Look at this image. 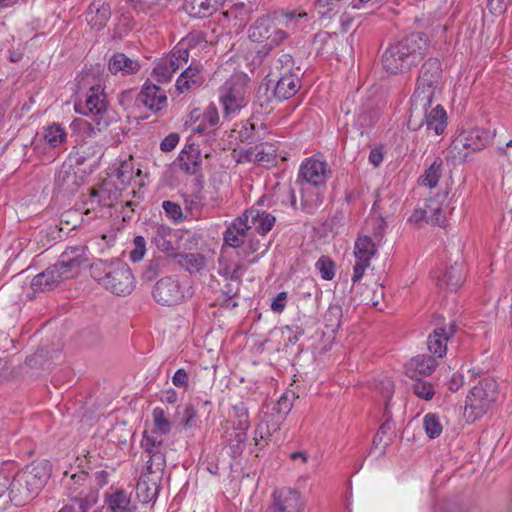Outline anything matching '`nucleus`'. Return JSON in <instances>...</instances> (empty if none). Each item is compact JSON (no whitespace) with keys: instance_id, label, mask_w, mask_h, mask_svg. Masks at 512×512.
<instances>
[{"instance_id":"nucleus-1","label":"nucleus","mask_w":512,"mask_h":512,"mask_svg":"<svg viewBox=\"0 0 512 512\" xmlns=\"http://www.w3.org/2000/svg\"><path fill=\"white\" fill-rule=\"evenodd\" d=\"M428 48L429 39L425 33H412L387 47L382 54V66L391 74L406 72L423 59Z\"/></svg>"},{"instance_id":"nucleus-2","label":"nucleus","mask_w":512,"mask_h":512,"mask_svg":"<svg viewBox=\"0 0 512 512\" xmlns=\"http://www.w3.org/2000/svg\"><path fill=\"white\" fill-rule=\"evenodd\" d=\"M91 277L102 287L116 295H128L134 289V276L130 267L120 259H98L90 265Z\"/></svg>"},{"instance_id":"nucleus-3","label":"nucleus","mask_w":512,"mask_h":512,"mask_svg":"<svg viewBox=\"0 0 512 512\" xmlns=\"http://www.w3.org/2000/svg\"><path fill=\"white\" fill-rule=\"evenodd\" d=\"M50 477L47 462L32 463L17 472L9 485V496L16 506L30 501L44 487Z\"/></svg>"},{"instance_id":"nucleus-4","label":"nucleus","mask_w":512,"mask_h":512,"mask_svg":"<svg viewBox=\"0 0 512 512\" xmlns=\"http://www.w3.org/2000/svg\"><path fill=\"white\" fill-rule=\"evenodd\" d=\"M422 94L416 98V90L411 97V106L407 126L416 131L426 125L427 130H433L436 135H441L447 126V114L441 104L433 106L434 93Z\"/></svg>"},{"instance_id":"nucleus-5","label":"nucleus","mask_w":512,"mask_h":512,"mask_svg":"<svg viewBox=\"0 0 512 512\" xmlns=\"http://www.w3.org/2000/svg\"><path fill=\"white\" fill-rule=\"evenodd\" d=\"M284 59H277L273 62L272 68L265 75L263 82L258 86V101L260 94L266 95V102H270L272 97L279 100H285L294 96L300 89V79L290 72V68L285 73H281L283 63L290 61L289 55H283Z\"/></svg>"},{"instance_id":"nucleus-6","label":"nucleus","mask_w":512,"mask_h":512,"mask_svg":"<svg viewBox=\"0 0 512 512\" xmlns=\"http://www.w3.org/2000/svg\"><path fill=\"white\" fill-rule=\"evenodd\" d=\"M266 13L258 18V57L266 56L273 48L278 46L286 37V32L279 28L285 18L292 19L295 14L279 13L265 9Z\"/></svg>"},{"instance_id":"nucleus-7","label":"nucleus","mask_w":512,"mask_h":512,"mask_svg":"<svg viewBox=\"0 0 512 512\" xmlns=\"http://www.w3.org/2000/svg\"><path fill=\"white\" fill-rule=\"evenodd\" d=\"M497 398V383L494 379L485 378L479 381L466 397L465 412L472 421L481 417L492 407Z\"/></svg>"},{"instance_id":"nucleus-8","label":"nucleus","mask_w":512,"mask_h":512,"mask_svg":"<svg viewBox=\"0 0 512 512\" xmlns=\"http://www.w3.org/2000/svg\"><path fill=\"white\" fill-rule=\"evenodd\" d=\"M107 110V101L104 94L100 93V87H91L84 102L75 104V111L79 114L93 115V122L88 123L89 134H96L108 127V121L104 119Z\"/></svg>"},{"instance_id":"nucleus-9","label":"nucleus","mask_w":512,"mask_h":512,"mask_svg":"<svg viewBox=\"0 0 512 512\" xmlns=\"http://www.w3.org/2000/svg\"><path fill=\"white\" fill-rule=\"evenodd\" d=\"M291 397H294L293 393ZM291 407L292 402L288 393L283 394L277 402L274 400H265L263 402L260 411L263 416L258 423V432L261 439L271 436L273 432L278 430L282 415L287 414Z\"/></svg>"},{"instance_id":"nucleus-10","label":"nucleus","mask_w":512,"mask_h":512,"mask_svg":"<svg viewBox=\"0 0 512 512\" xmlns=\"http://www.w3.org/2000/svg\"><path fill=\"white\" fill-rule=\"evenodd\" d=\"M246 79L235 75L227 80L220 89V102L224 113L230 115L245 106Z\"/></svg>"},{"instance_id":"nucleus-11","label":"nucleus","mask_w":512,"mask_h":512,"mask_svg":"<svg viewBox=\"0 0 512 512\" xmlns=\"http://www.w3.org/2000/svg\"><path fill=\"white\" fill-rule=\"evenodd\" d=\"M254 224H256V213L253 209H248L227 228L224 233V242L231 247L241 248L242 250L248 242L249 248H252V241L248 239V232Z\"/></svg>"},{"instance_id":"nucleus-12","label":"nucleus","mask_w":512,"mask_h":512,"mask_svg":"<svg viewBox=\"0 0 512 512\" xmlns=\"http://www.w3.org/2000/svg\"><path fill=\"white\" fill-rule=\"evenodd\" d=\"M442 82L441 63L437 58H429L421 67L416 84V98L422 94L425 98L430 92L435 93ZM420 100H423L421 98Z\"/></svg>"},{"instance_id":"nucleus-13","label":"nucleus","mask_w":512,"mask_h":512,"mask_svg":"<svg viewBox=\"0 0 512 512\" xmlns=\"http://www.w3.org/2000/svg\"><path fill=\"white\" fill-rule=\"evenodd\" d=\"M303 509L300 492L290 487H281L272 492L271 503L265 512H302Z\"/></svg>"},{"instance_id":"nucleus-14","label":"nucleus","mask_w":512,"mask_h":512,"mask_svg":"<svg viewBox=\"0 0 512 512\" xmlns=\"http://www.w3.org/2000/svg\"><path fill=\"white\" fill-rule=\"evenodd\" d=\"M328 164L314 158L306 159L299 170L297 183L303 186L324 187L327 180Z\"/></svg>"},{"instance_id":"nucleus-15","label":"nucleus","mask_w":512,"mask_h":512,"mask_svg":"<svg viewBox=\"0 0 512 512\" xmlns=\"http://www.w3.org/2000/svg\"><path fill=\"white\" fill-rule=\"evenodd\" d=\"M377 253V247L371 237L364 235L360 236L355 241L354 255L357 261L353 267V284L359 282L366 270L370 265V260Z\"/></svg>"},{"instance_id":"nucleus-16","label":"nucleus","mask_w":512,"mask_h":512,"mask_svg":"<svg viewBox=\"0 0 512 512\" xmlns=\"http://www.w3.org/2000/svg\"><path fill=\"white\" fill-rule=\"evenodd\" d=\"M141 446L148 454L146 472L150 475H161L166 466L165 447L161 440L154 436L144 435Z\"/></svg>"},{"instance_id":"nucleus-17","label":"nucleus","mask_w":512,"mask_h":512,"mask_svg":"<svg viewBox=\"0 0 512 512\" xmlns=\"http://www.w3.org/2000/svg\"><path fill=\"white\" fill-rule=\"evenodd\" d=\"M154 300L164 306L180 303L184 298L179 282L171 276L161 278L153 287Z\"/></svg>"},{"instance_id":"nucleus-18","label":"nucleus","mask_w":512,"mask_h":512,"mask_svg":"<svg viewBox=\"0 0 512 512\" xmlns=\"http://www.w3.org/2000/svg\"><path fill=\"white\" fill-rule=\"evenodd\" d=\"M137 102L157 113L166 108L167 96L159 86L147 81L137 97Z\"/></svg>"},{"instance_id":"nucleus-19","label":"nucleus","mask_w":512,"mask_h":512,"mask_svg":"<svg viewBox=\"0 0 512 512\" xmlns=\"http://www.w3.org/2000/svg\"><path fill=\"white\" fill-rule=\"evenodd\" d=\"M491 139L492 134L490 131L474 128L459 134V136L453 141V145L455 149L462 146L463 148L476 152L485 148Z\"/></svg>"},{"instance_id":"nucleus-20","label":"nucleus","mask_w":512,"mask_h":512,"mask_svg":"<svg viewBox=\"0 0 512 512\" xmlns=\"http://www.w3.org/2000/svg\"><path fill=\"white\" fill-rule=\"evenodd\" d=\"M161 479V475L142 473L136 485V495L139 501L142 503L154 502L159 493Z\"/></svg>"},{"instance_id":"nucleus-21","label":"nucleus","mask_w":512,"mask_h":512,"mask_svg":"<svg viewBox=\"0 0 512 512\" xmlns=\"http://www.w3.org/2000/svg\"><path fill=\"white\" fill-rule=\"evenodd\" d=\"M436 360L431 356L418 355L405 365V374L411 379L429 376L436 368Z\"/></svg>"},{"instance_id":"nucleus-22","label":"nucleus","mask_w":512,"mask_h":512,"mask_svg":"<svg viewBox=\"0 0 512 512\" xmlns=\"http://www.w3.org/2000/svg\"><path fill=\"white\" fill-rule=\"evenodd\" d=\"M225 0H185L184 10L194 18H205L213 15Z\"/></svg>"},{"instance_id":"nucleus-23","label":"nucleus","mask_w":512,"mask_h":512,"mask_svg":"<svg viewBox=\"0 0 512 512\" xmlns=\"http://www.w3.org/2000/svg\"><path fill=\"white\" fill-rule=\"evenodd\" d=\"M64 280L56 266L52 265L32 279L31 287L35 291H51Z\"/></svg>"},{"instance_id":"nucleus-24","label":"nucleus","mask_w":512,"mask_h":512,"mask_svg":"<svg viewBox=\"0 0 512 512\" xmlns=\"http://www.w3.org/2000/svg\"><path fill=\"white\" fill-rule=\"evenodd\" d=\"M67 134L65 129L61 125L53 123L45 128L43 132L37 133L32 144L35 148L38 147V143H46L50 148H57L61 146L66 140Z\"/></svg>"},{"instance_id":"nucleus-25","label":"nucleus","mask_w":512,"mask_h":512,"mask_svg":"<svg viewBox=\"0 0 512 512\" xmlns=\"http://www.w3.org/2000/svg\"><path fill=\"white\" fill-rule=\"evenodd\" d=\"M455 333V325H451L449 331L445 328H436L433 333L428 337L427 346L431 353L437 355L439 358L446 354L447 341L450 336Z\"/></svg>"},{"instance_id":"nucleus-26","label":"nucleus","mask_w":512,"mask_h":512,"mask_svg":"<svg viewBox=\"0 0 512 512\" xmlns=\"http://www.w3.org/2000/svg\"><path fill=\"white\" fill-rule=\"evenodd\" d=\"M105 503L111 512H135L136 506L131 502V494L123 489H117L106 494Z\"/></svg>"},{"instance_id":"nucleus-27","label":"nucleus","mask_w":512,"mask_h":512,"mask_svg":"<svg viewBox=\"0 0 512 512\" xmlns=\"http://www.w3.org/2000/svg\"><path fill=\"white\" fill-rule=\"evenodd\" d=\"M108 69L112 74L122 72L123 75L137 73L140 64L137 60L130 59L124 53H116L109 60Z\"/></svg>"},{"instance_id":"nucleus-28","label":"nucleus","mask_w":512,"mask_h":512,"mask_svg":"<svg viewBox=\"0 0 512 512\" xmlns=\"http://www.w3.org/2000/svg\"><path fill=\"white\" fill-rule=\"evenodd\" d=\"M172 229L169 226L157 224L153 227L151 241L162 252L172 254L175 248L172 243Z\"/></svg>"},{"instance_id":"nucleus-29","label":"nucleus","mask_w":512,"mask_h":512,"mask_svg":"<svg viewBox=\"0 0 512 512\" xmlns=\"http://www.w3.org/2000/svg\"><path fill=\"white\" fill-rule=\"evenodd\" d=\"M321 187L303 186L301 187V205L307 214H313L315 210L323 203V193Z\"/></svg>"},{"instance_id":"nucleus-30","label":"nucleus","mask_w":512,"mask_h":512,"mask_svg":"<svg viewBox=\"0 0 512 512\" xmlns=\"http://www.w3.org/2000/svg\"><path fill=\"white\" fill-rule=\"evenodd\" d=\"M441 195L429 198L424 204L425 221L431 225L442 227L446 224V217L443 212L442 205L439 201Z\"/></svg>"},{"instance_id":"nucleus-31","label":"nucleus","mask_w":512,"mask_h":512,"mask_svg":"<svg viewBox=\"0 0 512 512\" xmlns=\"http://www.w3.org/2000/svg\"><path fill=\"white\" fill-rule=\"evenodd\" d=\"M181 169L188 174H196L200 170L201 158L200 152L193 145L185 147L179 157Z\"/></svg>"},{"instance_id":"nucleus-32","label":"nucleus","mask_w":512,"mask_h":512,"mask_svg":"<svg viewBox=\"0 0 512 512\" xmlns=\"http://www.w3.org/2000/svg\"><path fill=\"white\" fill-rule=\"evenodd\" d=\"M55 183L61 190L69 193L78 189V177L72 165H62L56 174Z\"/></svg>"},{"instance_id":"nucleus-33","label":"nucleus","mask_w":512,"mask_h":512,"mask_svg":"<svg viewBox=\"0 0 512 512\" xmlns=\"http://www.w3.org/2000/svg\"><path fill=\"white\" fill-rule=\"evenodd\" d=\"M199 69L190 65L178 77L176 81V89L179 93L189 91L191 88L198 86L200 83Z\"/></svg>"},{"instance_id":"nucleus-34","label":"nucleus","mask_w":512,"mask_h":512,"mask_svg":"<svg viewBox=\"0 0 512 512\" xmlns=\"http://www.w3.org/2000/svg\"><path fill=\"white\" fill-rule=\"evenodd\" d=\"M464 276L462 266L455 263L444 273L443 277L439 279V286H445L449 290H456L463 283Z\"/></svg>"},{"instance_id":"nucleus-35","label":"nucleus","mask_w":512,"mask_h":512,"mask_svg":"<svg viewBox=\"0 0 512 512\" xmlns=\"http://www.w3.org/2000/svg\"><path fill=\"white\" fill-rule=\"evenodd\" d=\"M178 263L189 272H199L206 266V257L200 253L176 254Z\"/></svg>"},{"instance_id":"nucleus-36","label":"nucleus","mask_w":512,"mask_h":512,"mask_svg":"<svg viewBox=\"0 0 512 512\" xmlns=\"http://www.w3.org/2000/svg\"><path fill=\"white\" fill-rule=\"evenodd\" d=\"M442 166L441 158L437 157L421 176V183L429 188L436 187L442 175Z\"/></svg>"},{"instance_id":"nucleus-37","label":"nucleus","mask_w":512,"mask_h":512,"mask_svg":"<svg viewBox=\"0 0 512 512\" xmlns=\"http://www.w3.org/2000/svg\"><path fill=\"white\" fill-rule=\"evenodd\" d=\"M54 265L65 280L74 278L83 268L64 254L60 255L58 261Z\"/></svg>"},{"instance_id":"nucleus-38","label":"nucleus","mask_w":512,"mask_h":512,"mask_svg":"<svg viewBox=\"0 0 512 512\" xmlns=\"http://www.w3.org/2000/svg\"><path fill=\"white\" fill-rule=\"evenodd\" d=\"M154 428L152 433L166 435L171 431L172 423L166 417L165 412L162 408L156 407L152 412Z\"/></svg>"},{"instance_id":"nucleus-39","label":"nucleus","mask_w":512,"mask_h":512,"mask_svg":"<svg viewBox=\"0 0 512 512\" xmlns=\"http://www.w3.org/2000/svg\"><path fill=\"white\" fill-rule=\"evenodd\" d=\"M276 151L273 144H258V166L263 165L265 168L274 166L277 157Z\"/></svg>"},{"instance_id":"nucleus-40","label":"nucleus","mask_w":512,"mask_h":512,"mask_svg":"<svg viewBox=\"0 0 512 512\" xmlns=\"http://www.w3.org/2000/svg\"><path fill=\"white\" fill-rule=\"evenodd\" d=\"M62 254L66 255L81 267L88 265L89 257L88 247L86 245L69 246L62 252Z\"/></svg>"},{"instance_id":"nucleus-41","label":"nucleus","mask_w":512,"mask_h":512,"mask_svg":"<svg viewBox=\"0 0 512 512\" xmlns=\"http://www.w3.org/2000/svg\"><path fill=\"white\" fill-rule=\"evenodd\" d=\"M98 204L102 205V208H112L117 200V192L112 188L101 185L97 188H93Z\"/></svg>"},{"instance_id":"nucleus-42","label":"nucleus","mask_w":512,"mask_h":512,"mask_svg":"<svg viewBox=\"0 0 512 512\" xmlns=\"http://www.w3.org/2000/svg\"><path fill=\"white\" fill-rule=\"evenodd\" d=\"M423 425L429 438L434 439L442 433V425L439 417L434 413H428L423 419Z\"/></svg>"},{"instance_id":"nucleus-43","label":"nucleus","mask_w":512,"mask_h":512,"mask_svg":"<svg viewBox=\"0 0 512 512\" xmlns=\"http://www.w3.org/2000/svg\"><path fill=\"white\" fill-rule=\"evenodd\" d=\"M316 268L319 270L324 280H332L335 276V263L328 256H321L316 262Z\"/></svg>"},{"instance_id":"nucleus-44","label":"nucleus","mask_w":512,"mask_h":512,"mask_svg":"<svg viewBox=\"0 0 512 512\" xmlns=\"http://www.w3.org/2000/svg\"><path fill=\"white\" fill-rule=\"evenodd\" d=\"M415 383L412 386L414 394L424 400H430L434 396V388L433 385L422 379H414Z\"/></svg>"},{"instance_id":"nucleus-45","label":"nucleus","mask_w":512,"mask_h":512,"mask_svg":"<svg viewBox=\"0 0 512 512\" xmlns=\"http://www.w3.org/2000/svg\"><path fill=\"white\" fill-rule=\"evenodd\" d=\"M276 223V217L268 212H258V234L266 235Z\"/></svg>"},{"instance_id":"nucleus-46","label":"nucleus","mask_w":512,"mask_h":512,"mask_svg":"<svg viewBox=\"0 0 512 512\" xmlns=\"http://www.w3.org/2000/svg\"><path fill=\"white\" fill-rule=\"evenodd\" d=\"M174 73L170 71V68L166 63L161 60L154 68L152 75L158 83H167L171 80Z\"/></svg>"},{"instance_id":"nucleus-47","label":"nucleus","mask_w":512,"mask_h":512,"mask_svg":"<svg viewBox=\"0 0 512 512\" xmlns=\"http://www.w3.org/2000/svg\"><path fill=\"white\" fill-rule=\"evenodd\" d=\"M166 215L171 218L174 222L183 220V212L179 204L166 200L162 203Z\"/></svg>"},{"instance_id":"nucleus-48","label":"nucleus","mask_w":512,"mask_h":512,"mask_svg":"<svg viewBox=\"0 0 512 512\" xmlns=\"http://www.w3.org/2000/svg\"><path fill=\"white\" fill-rule=\"evenodd\" d=\"M62 232L63 229L58 225L50 226L46 231L40 232V234H43L40 241L43 246L50 245L52 242L62 238Z\"/></svg>"},{"instance_id":"nucleus-49","label":"nucleus","mask_w":512,"mask_h":512,"mask_svg":"<svg viewBox=\"0 0 512 512\" xmlns=\"http://www.w3.org/2000/svg\"><path fill=\"white\" fill-rule=\"evenodd\" d=\"M126 2L137 12L147 13L159 6L158 0H126Z\"/></svg>"},{"instance_id":"nucleus-50","label":"nucleus","mask_w":512,"mask_h":512,"mask_svg":"<svg viewBox=\"0 0 512 512\" xmlns=\"http://www.w3.org/2000/svg\"><path fill=\"white\" fill-rule=\"evenodd\" d=\"M116 176L122 184H130L131 180L134 177V170L132 164L129 162H123L120 165V167L116 170Z\"/></svg>"},{"instance_id":"nucleus-51","label":"nucleus","mask_w":512,"mask_h":512,"mask_svg":"<svg viewBox=\"0 0 512 512\" xmlns=\"http://www.w3.org/2000/svg\"><path fill=\"white\" fill-rule=\"evenodd\" d=\"M134 249L130 252V259L133 262L140 261L146 252V241L142 236H136L133 240Z\"/></svg>"},{"instance_id":"nucleus-52","label":"nucleus","mask_w":512,"mask_h":512,"mask_svg":"<svg viewBox=\"0 0 512 512\" xmlns=\"http://www.w3.org/2000/svg\"><path fill=\"white\" fill-rule=\"evenodd\" d=\"M161 259H153L149 261L142 272V277L147 281H152L160 273Z\"/></svg>"},{"instance_id":"nucleus-53","label":"nucleus","mask_w":512,"mask_h":512,"mask_svg":"<svg viewBox=\"0 0 512 512\" xmlns=\"http://www.w3.org/2000/svg\"><path fill=\"white\" fill-rule=\"evenodd\" d=\"M109 17H110L109 7L102 6L101 8H97L96 16L91 18L90 22L92 23L93 27H96L97 29H101L103 26L106 25V22L108 21Z\"/></svg>"},{"instance_id":"nucleus-54","label":"nucleus","mask_w":512,"mask_h":512,"mask_svg":"<svg viewBox=\"0 0 512 512\" xmlns=\"http://www.w3.org/2000/svg\"><path fill=\"white\" fill-rule=\"evenodd\" d=\"M197 410L193 405H187L183 413V426L185 428H192L197 425Z\"/></svg>"},{"instance_id":"nucleus-55","label":"nucleus","mask_w":512,"mask_h":512,"mask_svg":"<svg viewBox=\"0 0 512 512\" xmlns=\"http://www.w3.org/2000/svg\"><path fill=\"white\" fill-rule=\"evenodd\" d=\"M378 390L385 399V406L389 408V401L394 393V383L390 379L386 378L382 380L378 386Z\"/></svg>"},{"instance_id":"nucleus-56","label":"nucleus","mask_w":512,"mask_h":512,"mask_svg":"<svg viewBox=\"0 0 512 512\" xmlns=\"http://www.w3.org/2000/svg\"><path fill=\"white\" fill-rule=\"evenodd\" d=\"M383 416L385 418V421L381 424V426L378 429L379 435L386 436L389 433H393L394 424L392 422V414L387 408V405L384 407V413Z\"/></svg>"},{"instance_id":"nucleus-57","label":"nucleus","mask_w":512,"mask_h":512,"mask_svg":"<svg viewBox=\"0 0 512 512\" xmlns=\"http://www.w3.org/2000/svg\"><path fill=\"white\" fill-rule=\"evenodd\" d=\"M287 304V292H280L271 302L270 308L274 313H282Z\"/></svg>"},{"instance_id":"nucleus-58","label":"nucleus","mask_w":512,"mask_h":512,"mask_svg":"<svg viewBox=\"0 0 512 512\" xmlns=\"http://www.w3.org/2000/svg\"><path fill=\"white\" fill-rule=\"evenodd\" d=\"M203 122L210 128L216 126L219 122L218 111L215 106H209L203 114Z\"/></svg>"},{"instance_id":"nucleus-59","label":"nucleus","mask_w":512,"mask_h":512,"mask_svg":"<svg viewBox=\"0 0 512 512\" xmlns=\"http://www.w3.org/2000/svg\"><path fill=\"white\" fill-rule=\"evenodd\" d=\"M179 142V135L177 133H170L161 142L160 148L164 152L172 151Z\"/></svg>"},{"instance_id":"nucleus-60","label":"nucleus","mask_w":512,"mask_h":512,"mask_svg":"<svg viewBox=\"0 0 512 512\" xmlns=\"http://www.w3.org/2000/svg\"><path fill=\"white\" fill-rule=\"evenodd\" d=\"M315 8L322 19H331L334 15L333 7L327 5L324 0H317Z\"/></svg>"},{"instance_id":"nucleus-61","label":"nucleus","mask_w":512,"mask_h":512,"mask_svg":"<svg viewBox=\"0 0 512 512\" xmlns=\"http://www.w3.org/2000/svg\"><path fill=\"white\" fill-rule=\"evenodd\" d=\"M96 197V193L93 188L90 189V193L87 198L83 201L84 206L86 207L85 213L89 214L91 211H95L98 207H102L101 204H98Z\"/></svg>"},{"instance_id":"nucleus-62","label":"nucleus","mask_w":512,"mask_h":512,"mask_svg":"<svg viewBox=\"0 0 512 512\" xmlns=\"http://www.w3.org/2000/svg\"><path fill=\"white\" fill-rule=\"evenodd\" d=\"M172 382L176 387H183V388L187 387L188 374L185 371V369H182V368L178 369L172 378Z\"/></svg>"},{"instance_id":"nucleus-63","label":"nucleus","mask_w":512,"mask_h":512,"mask_svg":"<svg viewBox=\"0 0 512 512\" xmlns=\"http://www.w3.org/2000/svg\"><path fill=\"white\" fill-rule=\"evenodd\" d=\"M386 222L382 218L374 220L373 235L375 240L380 242L383 239Z\"/></svg>"},{"instance_id":"nucleus-64","label":"nucleus","mask_w":512,"mask_h":512,"mask_svg":"<svg viewBox=\"0 0 512 512\" xmlns=\"http://www.w3.org/2000/svg\"><path fill=\"white\" fill-rule=\"evenodd\" d=\"M463 383V376L458 373H455L452 375L448 382V389L452 392H456L460 389Z\"/></svg>"}]
</instances>
